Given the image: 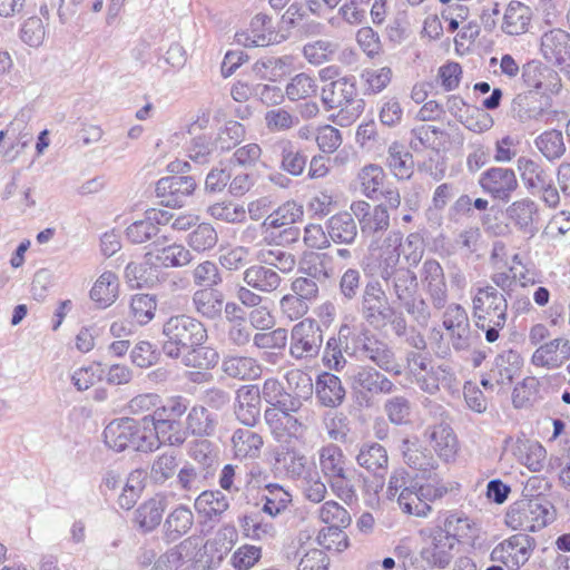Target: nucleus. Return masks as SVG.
Returning <instances> with one entry per match:
<instances>
[{"mask_svg": "<svg viewBox=\"0 0 570 570\" xmlns=\"http://www.w3.org/2000/svg\"><path fill=\"white\" fill-rule=\"evenodd\" d=\"M323 344V331L313 318L296 323L289 334V356L296 361L308 362L318 356Z\"/></svg>", "mask_w": 570, "mask_h": 570, "instance_id": "7", "label": "nucleus"}, {"mask_svg": "<svg viewBox=\"0 0 570 570\" xmlns=\"http://www.w3.org/2000/svg\"><path fill=\"white\" fill-rule=\"evenodd\" d=\"M422 374L415 383L431 395L438 393L441 385H450L453 380V373L448 365H430Z\"/></svg>", "mask_w": 570, "mask_h": 570, "instance_id": "52", "label": "nucleus"}, {"mask_svg": "<svg viewBox=\"0 0 570 570\" xmlns=\"http://www.w3.org/2000/svg\"><path fill=\"white\" fill-rule=\"evenodd\" d=\"M535 541L527 533H517L499 543L491 552L493 562L503 563L509 570H518L531 557Z\"/></svg>", "mask_w": 570, "mask_h": 570, "instance_id": "10", "label": "nucleus"}, {"mask_svg": "<svg viewBox=\"0 0 570 570\" xmlns=\"http://www.w3.org/2000/svg\"><path fill=\"white\" fill-rule=\"evenodd\" d=\"M315 393L318 402L327 407H336L345 399V389L340 377L326 372L317 377Z\"/></svg>", "mask_w": 570, "mask_h": 570, "instance_id": "39", "label": "nucleus"}, {"mask_svg": "<svg viewBox=\"0 0 570 570\" xmlns=\"http://www.w3.org/2000/svg\"><path fill=\"white\" fill-rule=\"evenodd\" d=\"M533 19V10L528 4L512 0L502 13L500 29L508 36H521L527 33L531 28Z\"/></svg>", "mask_w": 570, "mask_h": 570, "instance_id": "25", "label": "nucleus"}, {"mask_svg": "<svg viewBox=\"0 0 570 570\" xmlns=\"http://www.w3.org/2000/svg\"><path fill=\"white\" fill-rule=\"evenodd\" d=\"M166 499L153 497L142 502L134 513V523L145 533L154 531L161 522Z\"/></svg>", "mask_w": 570, "mask_h": 570, "instance_id": "36", "label": "nucleus"}, {"mask_svg": "<svg viewBox=\"0 0 570 570\" xmlns=\"http://www.w3.org/2000/svg\"><path fill=\"white\" fill-rule=\"evenodd\" d=\"M554 518L553 504L537 498L513 503L505 514V523L513 530L535 532L551 523Z\"/></svg>", "mask_w": 570, "mask_h": 570, "instance_id": "4", "label": "nucleus"}, {"mask_svg": "<svg viewBox=\"0 0 570 570\" xmlns=\"http://www.w3.org/2000/svg\"><path fill=\"white\" fill-rule=\"evenodd\" d=\"M195 188L196 181L190 176H168L157 181L156 194L164 198L166 206L180 207Z\"/></svg>", "mask_w": 570, "mask_h": 570, "instance_id": "21", "label": "nucleus"}, {"mask_svg": "<svg viewBox=\"0 0 570 570\" xmlns=\"http://www.w3.org/2000/svg\"><path fill=\"white\" fill-rule=\"evenodd\" d=\"M217 242L218 234L208 223L197 225L187 236L188 246L197 253L212 250L217 245Z\"/></svg>", "mask_w": 570, "mask_h": 570, "instance_id": "63", "label": "nucleus"}, {"mask_svg": "<svg viewBox=\"0 0 570 570\" xmlns=\"http://www.w3.org/2000/svg\"><path fill=\"white\" fill-rule=\"evenodd\" d=\"M167 237H157L145 254L146 262L150 265L163 267H183L193 261V255L181 244L166 245Z\"/></svg>", "mask_w": 570, "mask_h": 570, "instance_id": "12", "label": "nucleus"}, {"mask_svg": "<svg viewBox=\"0 0 570 570\" xmlns=\"http://www.w3.org/2000/svg\"><path fill=\"white\" fill-rule=\"evenodd\" d=\"M522 366L520 354L513 350L503 351L494 361L491 368L492 377L495 379L497 385H510L513 379L519 375Z\"/></svg>", "mask_w": 570, "mask_h": 570, "instance_id": "42", "label": "nucleus"}, {"mask_svg": "<svg viewBox=\"0 0 570 570\" xmlns=\"http://www.w3.org/2000/svg\"><path fill=\"white\" fill-rule=\"evenodd\" d=\"M302 406L303 403L297 399H284L281 405L265 410V422L277 442H286L288 439H298L303 435L306 426L295 416Z\"/></svg>", "mask_w": 570, "mask_h": 570, "instance_id": "6", "label": "nucleus"}, {"mask_svg": "<svg viewBox=\"0 0 570 570\" xmlns=\"http://www.w3.org/2000/svg\"><path fill=\"white\" fill-rule=\"evenodd\" d=\"M395 296V302L419 323H426L430 318L429 306L419 295L416 274L407 267H400L397 274L384 282Z\"/></svg>", "mask_w": 570, "mask_h": 570, "instance_id": "5", "label": "nucleus"}, {"mask_svg": "<svg viewBox=\"0 0 570 570\" xmlns=\"http://www.w3.org/2000/svg\"><path fill=\"white\" fill-rule=\"evenodd\" d=\"M570 360V341L557 337L541 344L532 354L531 363L538 367L557 370Z\"/></svg>", "mask_w": 570, "mask_h": 570, "instance_id": "22", "label": "nucleus"}, {"mask_svg": "<svg viewBox=\"0 0 570 570\" xmlns=\"http://www.w3.org/2000/svg\"><path fill=\"white\" fill-rule=\"evenodd\" d=\"M424 538V546L420 552L423 561L429 566L445 569L454 557L456 543L436 523L420 531Z\"/></svg>", "mask_w": 570, "mask_h": 570, "instance_id": "9", "label": "nucleus"}, {"mask_svg": "<svg viewBox=\"0 0 570 570\" xmlns=\"http://www.w3.org/2000/svg\"><path fill=\"white\" fill-rule=\"evenodd\" d=\"M455 543L460 541L473 542L480 532V528L463 512H449L443 521L436 523Z\"/></svg>", "mask_w": 570, "mask_h": 570, "instance_id": "30", "label": "nucleus"}, {"mask_svg": "<svg viewBox=\"0 0 570 570\" xmlns=\"http://www.w3.org/2000/svg\"><path fill=\"white\" fill-rule=\"evenodd\" d=\"M401 452L404 462L414 470L425 473L435 469L436 462L433 455L416 441L404 439L402 441Z\"/></svg>", "mask_w": 570, "mask_h": 570, "instance_id": "48", "label": "nucleus"}, {"mask_svg": "<svg viewBox=\"0 0 570 570\" xmlns=\"http://www.w3.org/2000/svg\"><path fill=\"white\" fill-rule=\"evenodd\" d=\"M517 169L525 187L530 190L543 188L549 183L550 176L540 161L521 156L517 160Z\"/></svg>", "mask_w": 570, "mask_h": 570, "instance_id": "47", "label": "nucleus"}, {"mask_svg": "<svg viewBox=\"0 0 570 570\" xmlns=\"http://www.w3.org/2000/svg\"><path fill=\"white\" fill-rule=\"evenodd\" d=\"M522 79L528 88L544 95L558 94L562 87L557 71L534 60L523 66Z\"/></svg>", "mask_w": 570, "mask_h": 570, "instance_id": "20", "label": "nucleus"}, {"mask_svg": "<svg viewBox=\"0 0 570 570\" xmlns=\"http://www.w3.org/2000/svg\"><path fill=\"white\" fill-rule=\"evenodd\" d=\"M360 311L363 318L374 327L387 324V318L392 315V306H390L382 284L377 279L366 283L361 297Z\"/></svg>", "mask_w": 570, "mask_h": 570, "instance_id": "11", "label": "nucleus"}, {"mask_svg": "<svg viewBox=\"0 0 570 570\" xmlns=\"http://www.w3.org/2000/svg\"><path fill=\"white\" fill-rule=\"evenodd\" d=\"M303 216V207L295 202H286L269 214L262 227L277 229L296 223Z\"/></svg>", "mask_w": 570, "mask_h": 570, "instance_id": "53", "label": "nucleus"}, {"mask_svg": "<svg viewBox=\"0 0 570 570\" xmlns=\"http://www.w3.org/2000/svg\"><path fill=\"white\" fill-rule=\"evenodd\" d=\"M164 353L178 358L188 348L203 345L207 340V330L197 318L180 314L169 317L163 325Z\"/></svg>", "mask_w": 570, "mask_h": 570, "instance_id": "2", "label": "nucleus"}, {"mask_svg": "<svg viewBox=\"0 0 570 570\" xmlns=\"http://www.w3.org/2000/svg\"><path fill=\"white\" fill-rule=\"evenodd\" d=\"M236 41L244 47H266L279 42V35L273 26L272 18L264 13L256 14L246 31L235 35Z\"/></svg>", "mask_w": 570, "mask_h": 570, "instance_id": "16", "label": "nucleus"}, {"mask_svg": "<svg viewBox=\"0 0 570 570\" xmlns=\"http://www.w3.org/2000/svg\"><path fill=\"white\" fill-rule=\"evenodd\" d=\"M217 424V415L203 405L193 406L185 422L187 433L199 438L214 435Z\"/></svg>", "mask_w": 570, "mask_h": 570, "instance_id": "40", "label": "nucleus"}, {"mask_svg": "<svg viewBox=\"0 0 570 570\" xmlns=\"http://www.w3.org/2000/svg\"><path fill=\"white\" fill-rule=\"evenodd\" d=\"M479 184L487 194L503 202H508L519 187L514 170L505 167L487 169L481 174Z\"/></svg>", "mask_w": 570, "mask_h": 570, "instance_id": "13", "label": "nucleus"}, {"mask_svg": "<svg viewBox=\"0 0 570 570\" xmlns=\"http://www.w3.org/2000/svg\"><path fill=\"white\" fill-rule=\"evenodd\" d=\"M195 510L207 519L222 515L228 508L227 497L219 490H204L195 499Z\"/></svg>", "mask_w": 570, "mask_h": 570, "instance_id": "49", "label": "nucleus"}, {"mask_svg": "<svg viewBox=\"0 0 570 570\" xmlns=\"http://www.w3.org/2000/svg\"><path fill=\"white\" fill-rule=\"evenodd\" d=\"M271 149L279 155V168L293 177L301 176L307 164V156L288 138H278Z\"/></svg>", "mask_w": 570, "mask_h": 570, "instance_id": "27", "label": "nucleus"}, {"mask_svg": "<svg viewBox=\"0 0 570 570\" xmlns=\"http://www.w3.org/2000/svg\"><path fill=\"white\" fill-rule=\"evenodd\" d=\"M535 213V203L529 198H523L513 202L507 208L505 216L519 229L527 230L532 225Z\"/></svg>", "mask_w": 570, "mask_h": 570, "instance_id": "58", "label": "nucleus"}, {"mask_svg": "<svg viewBox=\"0 0 570 570\" xmlns=\"http://www.w3.org/2000/svg\"><path fill=\"white\" fill-rule=\"evenodd\" d=\"M214 475V469L198 468L195 463L186 462L177 472L176 488L190 498L207 487Z\"/></svg>", "mask_w": 570, "mask_h": 570, "instance_id": "31", "label": "nucleus"}, {"mask_svg": "<svg viewBox=\"0 0 570 570\" xmlns=\"http://www.w3.org/2000/svg\"><path fill=\"white\" fill-rule=\"evenodd\" d=\"M535 147L548 160L561 158L566 153L563 135L560 130H548L534 140Z\"/></svg>", "mask_w": 570, "mask_h": 570, "instance_id": "61", "label": "nucleus"}, {"mask_svg": "<svg viewBox=\"0 0 570 570\" xmlns=\"http://www.w3.org/2000/svg\"><path fill=\"white\" fill-rule=\"evenodd\" d=\"M256 261L275 271L277 269L282 274L292 273L296 266L294 254L276 247L258 249Z\"/></svg>", "mask_w": 570, "mask_h": 570, "instance_id": "51", "label": "nucleus"}, {"mask_svg": "<svg viewBox=\"0 0 570 570\" xmlns=\"http://www.w3.org/2000/svg\"><path fill=\"white\" fill-rule=\"evenodd\" d=\"M273 469L288 479L299 480L308 470L307 458L299 450L289 445H278L273 450Z\"/></svg>", "mask_w": 570, "mask_h": 570, "instance_id": "23", "label": "nucleus"}, {"mask_svg": "<svg viewBox=\"0 0 570 570\" xmlns=\"http://www.w3.org/2000/svg\"><path fill=\"white\" fill-rule=\"evenodd\" d=\"M356 462L374 475L383 476L389 466L387 451L376 442L364 443L356 455Z\"/></svg>", "mask_w": 570, "mask_h": 570, "instance_id": "37", "label": "nucleus"}, {"mask_svg": "<svg viewBox=\"0 0 570 570\" xmlns=\"http://www.w3.org/2000/svg\"><path fill=\"white\" fill-rule=\"evenodd\" d=\"M243 281L248 287L262 294L276 292L283 283L278 272L261 263L247 267L243 273Z\"/></svg>", "mask_w": 570, "mask_h": 570, "instance_id": "32", "label": "nucleus"}, {"mask_svg": "<svg viewBox=\"0 0 570 570\" xmlns=\"http://www.w3.org/2000/svg\"><path fill=\"white\" fill-rule=\"evenodd\" d=\"M327 235L331 242L335 244H352L357 236V226L352 216L347 212H341L331 216L326 224Z\"/></svg>", "mask_w": 570, "mask_h": 570, "instance_id": "38", "label": "nucleus"}, {"mask_svg": "<svg viewBox=\"0 0 570 570\" xmlns=\"http://www.w3.org/2000/svg\"><path fill=\"white\" fill-rule=\"evenodd\" d=\"M191 303L197 314L216 320L223 312V293L215 288H199L193 294Z\"/></svg>", "mask_w": 570, "mask_h": 570, "instance_id": "44", "label": "nucleus"}, {"mask_svg": "<svg viewBox=\"0 0 570 570\" xmlns=\"http://www.w3.org/2000/svg\"><path fill=\"white\" fill-rule=\"evenodd\" d=\"M322 101L326 109H340L334 121L338 126L354 122L364 110V100L357 98L356 81L353 76L338 78L322 88Z\"/></svg>", "mask_w": 570, "mask_h": 570, "instance_id": "3", "label": "nucleus"}, {"mask_svg": "<svg viewBox=\"0 0 570 570\" xmlns=\"http://www.w3.org/2000/svg\"><path fill=\"white\" fill-rule=\"evenodd\" d=\"M153 424L160 444L180 446L187 440V430L181 426V422L178 420L153 419Z\"/></svg>", "mask_w": 570, "mask_h": 570, "instance_id": "54", "label": "nucleus"}, {"mask_svg": "<svg viewBox=\"0 0 570 570\" xmlns=\"http://www.w3.org/2000/svg\"><path fill=\"white\" fill-rule=\"evenodd\" d=\"M541 52L549 62L562 66L570 63V35L562 29H552L541 37Z\"/></svg>", "mask_w": 570, "mask_h": 570, "instance_id": "26", "label": "nucleus"}, {"mask_svg": "<svg viewBox=\"0 0 570 570\" xmlns=\"http://www.w3.org/2000/svg\"><path fill=\"white\" fill-rule=\"evenodd\" d=\"M385 177L383 168L376 164L362 167L357 174L362 194L368 199H379Z\"/></svg>", "mask_w": 570, "mask_h": 570, "instance_id": "50", "label": "nucleus"}, {"mask_svg": "<svg viewBox=\"0 0 570 570\" xmlns=\"http://www.w3.org/2000/svg\"><path fill=\"white\" fill-rule=\"evenodd\" d=\"M426 435L441 459L444 461L454 459L459 450V442L450 425L444 423L433 425L426 430Z\"/></svg>", "mask_w": 570, "mask_h": 570, "instance_id": "34", "label": "nucleus"}, {"mask_svg": "<svg viewBox=\"0 0 570 570\" xmlns=\"http://www.w3.org/2000/svg\"><path fill=\"white\" fill-rule=\"evenodd\" d=\"M184 365L198 368H214L219 362L218 352L210 346H195L181 355Z\"/></svg>", "mask_w": 570, "mask_h": 570, "instance_id": "62", "label": "nucleus"}, {"mask_svg": "<svg viewBox=\"0 0 570 570\" xmlns=\"http://www.w3.org/2000/svg\"><path fill=\"white\" fill-rule=\"evenodd\" d=\"M384 164L399 180L409 179L414 173L412 154L403 144L396 140L387 147Z\"/></svg>", "mask_w": 570, "mask_h": 570, "instance_id": "35", "label": "nucleus"}, {"mask_svg": "<svg viewBox=\"0 0 570 570\" xmlns=\"http://www.w3.org/2000/svg\"><path fill=\"white\" fill-rule=\"evenodd\" d=\"M443 325L450 333V340L454 350L464 351L470 347V322L466 311L461 305L452 304L446 308L443 316Z\"/></svg>", "mask_w": 570, "mask_h": 570, "instance_id": "18", "label": "nucleus"}, {"mask_svg": "<svg viewBox=\"0 0 570 570\" xmlns=\"http://www.w3.org/2000/svg\"><path fill=\"white\" fill-rule=\"evenodd\" d=\"M353 355L376 364L381 370L400 375L402 366L397 363L393 350L368 332L353 335Z\"/></svg>", "mask_w": 570, "mask_h": 570, "instance_id": "8", "label": "nucleus"}, {"mask_svg": "<svg viewBox=\"0 0 570 570\" xmlns=\"http://www.w3.org/2000/svg\"><path fill=\"white\" fill-rule=\"evenodd\" d=\"M261 390L256 385H244L236 392L235 414L246 426H254L261 416Z\"/></svg>", "mask_w": 570, "mask_h": 570, "instance_id": "28", "label": "nucleus"}, {"mask_svg": "<svg viewBox=\"0 0 570 570\" xmlns=\"http://www.w3.org/2000/svg\"><path fill=\"white\" fill-rule=\"evenodd\" d=\"M250 428H239L232 435L234 456L238 460H256L261 456L264 439Z\"/></svg>", "mask_w": 570, "mask_h": 570, "instance_id": "33", "label": "nucleus"}, {"mask_svg": "<svg viewBox=\"0 0 570 570\" xmlns=\"http://www.w3.org/2000/svg\"><path fill=\"white\" fill-rule=\"evenodd\" d=\"M299 271L306 275L305 277L315 279L316 283L326 282L333 275L326 255L316 253H311L304 257L299 264Z\"/></svg>", "mask_w": 570, "mask_h": 570, "instance_id": "59", "label": "nucleus"}, {"mask_svg": "<svg viewBox=\"0 0 570 570\" xmlns=\"http://www.w3.org/2000/svg\"><path fill=\"white\" fill-rule=\"evenodd\" d=\"M190 552H193V540L186 539L160 556L153 570H177Z\"/></svg>", "mask_w": 570, "mask_h": 570, "instance_id": "64", "label": "nucleus"}, {"mask_svg": "<svg viewBox=\"0 0 570 570\" xmlns=\"http://www.w3.org/2000/svg\"><path fill=\"white\" fill-rule=\"evenodd\" d=\"M119 281L115 273L104 272L95 282L90 289V298L100 308H106L114 304L118 297Z\"/></svg>", "mask_w": 570, "mask_h": 570, "instance_id": "45", "label": "nucleus"}, {"mask_svg": "<svg viewBox=\"0 0 570 570\" xmlns=\"http://www.w3.org/2000/svg\"><path fill=\"white\" fill-rule=\"evenodd\" d=\"M299 480L305 500L312 503H321L325 499L327 488L315 466L308 468Z\"/></svg>", "mask_w": 570, "mask_h": 570, "instance_id": "60", "label": "nucleus"}, {"mask_svg": "<svg viewBox=\"0 0 570 570\" xmlns=\"http://www.w3.org/2000/svg\"><path fill=\"white\" fill-rule=\"evenodd\" d=\"M137 421L129 417L112 420L104 430L105 443L117 452L134 450Z\"/></svg>", "mask_w": 570, "mask_h": 570, "instance_id": "29", "label": "nucleus"}, {"mask_svg": "<svg viewBox=\"0 0 570 570\" xmlns=\"http://www.w3.org/2000/svg\"><path fill=\"white\" fill-rule=\"evenodd\" d=\"M318 459L321 471L325 478L342 475V472L347 471L343 451L333 443L320 449Z\"/></svg>", "mask_w": 570, "mask_h": 570, "instance_id": "55", "label": "nucleus"}, {"mask_svg": "<svg viewBox=\"0 0 570 570\" xmlns=\"http://www.w3.org/2000/svg\"><path fill=\"white\" fill-rule=\"evenodd\" d=\"M240 527L246 538L257 541H269L276 537L277 530L274 523L259 520L255 514L244 515Z\"/></svg>", "mask_w": 570, "mask_h": 570, "instance_id": "57", "label": "nucleus"}, {"mask_svg": "<svg viewBox=\"0 0 570 570\" xmlns=\"http://www.w3.org/2000/svg\"><path fill=\"white\" fill-rule=\"evenodd\" d=\"M351 210L358 219L361 232L365 236L375 237L390 227V214L383 204L372 207L365 200H357L351 204Z\"/></svg>", "mask_w": 570, "mask_h": 570, "instance_id": "15", "label": "nucleus"}, {"mask_svg": "<svg viewBox=\"0 0 570 570\" xmlns=\"http://www.w3.org/2000/svg\"><path fill=\"white\" fill-rule=\"evenodd\" d=\"M194 524L193 511L186 505L176 507L164 522V534L167 541H176L186 534Z\"/></svg>", "mask_w": 570, "mask_h": 570, "instance_id": "46", "label": "nucleus"}, {"mask_svg": "<svg viewBox=\"0 0 570 570\" xmlns=\"http://www.w3.org/2000/svg\"><path fill=\"white\" fill-rule=\"evenodd\" d=\"M402 234L400 232H390L382 244L372 240L370 244V250H379L377 255V275L382 281H389L395 276L400 269L397 267L400 262V247H401Z\"/></svg>", "mask_w": 570, "mask_h": 570, "instance_id": "14", "label": "nucleus"}, {"mask_svg": "<svg viewBox=\"0 0 570 570\" xmlns=\"http://www.w3.org/2000/svg\"><path fill=\"white\" fill-rule=\"evenodd\" d=\"M222 371L236 380H255L262 374L261 365L255 358L240 355H226L222 362Z\"/></svg>", "mask_w": 570, "mask_h": 570, "instance_id": "41", "label": "nucleus"}, {"mask_svg": "<svg viewBox=\"0 0 570 570\" xmlns=\"http://www.w3.org/2000/svg\"><path fill=\"white\" fill-rule=\"evenodd\" d=\"M421 283L431 303L442 309L448 301V287L443 267L436 259H426L421 267Z\"/></svg>", "mask_w": 570, "mask_h": 570, "instance_id": "17", "label": "nucleus"}, {"mask_svg": "<svg viewBox=\"0 0 570 570\" xmlns=\"http://www.w3.org/2000/svg\"><path fill=\"white\" fill-rule=\"evenodd\" d=\"M262 497V511L272 518L283 514L289 509L293 497L288 490L278 483H268L264 488Z\"/></svg>", "mask_w": 570, "mask_h": 570, "instance_id": "43", "label": "nucleus"}, {"mask_svg": "<svg viewBox=\"0 0 570 570\" xmlns=\"http://www.w3.org/2000/svg\"><path fill=\"white\" fill-rule=\"evenodd\" d=\"M472 309L475 326L485 333L489 343L495 342L508 318L505 295L492 285L479 287L472 299Z\"/></svg>", "mask_w": 570, "mask_h": 570, "instance_id": "1", "label": "nucleus"}, {"mask_svg": "<svg viewBox=\"0 0 570 570\" xmlns=\"http://www.w3.org/2000/svg\"><path fill=\"white\" fill-rule=\"evenodd\" d=\"M354 331L347 324L341 325L337 336L330 337L323 352V362L326 367L341 371L346 365L343 353L353 355Z\"/></svg>", "mask_w": 570, "mask_h": 570, "instance_id": "19", "label": "nucleus"}, {"mask_svg": "<svg viewBox=\"0 0 570 570\" xmlns=\"http://www.w3.org/2000/svg\"><path fill=\"white\" fill-rule=\"evenodd\" d=\"M352 387L357 392L371 394H391L396 390L394 383L384 374L370 366H360L351 375Z\"/></svg>", "mask_w": 570, "mask_h": 570, "instance_id": "24", "label": "nucleus"}, {"mask_svg": "<svg viewBox=\"0 0 570 570\" xmlns=\"http://www.w3.org/2000/svg\"><path fill=\"white\" fill-rule=\"evenodd\" d=\"M179 456L175 451H166L158 455L150 468V478L156 484H164L177 474Z\"/></svg>", "mask_w": 570, "mask_h": 570, "instance_id": "56", "label": "nucleus"}]
</instances>
